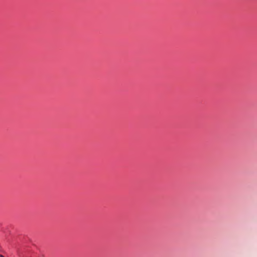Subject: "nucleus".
<instances>
[{"label":"nucleus","mask_w":257,"mask_h":257,"mask_svg":"<svg viewBox=\"0 0 257 257\" xmlns=\"http://www.w3.org/2000/svg\"><path fill=\"white\" fill-rule=\"evenodd\" d=\"M0 257H4L3 255L0 254Z\"/></svg>","instance_id":"1"}]
</instances>
